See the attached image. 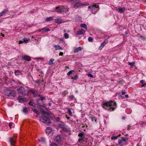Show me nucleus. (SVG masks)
Instances as JSON below:
<instances>
[{"mask_svg": "<svg viewBox=\"0 0 146 146\" xmlns=\"http://www.w3.org/2000/svg\"><path fill=\"white\" fill-rule=\"evenodd\" d=\"M29 104L31 106H33V105L34 104V102L32 100H31L29 102Z\"/></svg>", "mask_w": 146, "mask_h": 146, "instance_id": "nucleus-36", "label": "nucleus"}, {"mask_svg": "<svg viewBox=\"0 0 146 146\" xmlns=\"http://www.w3.org/2000/svg\"><path fill=\"white\" fill-rule=\"evenodd\" d=\"M108 42V41L107 39H105V40L101 44L99 48V49L100 50H101L102 49V48L104 47L105 46L106 44Z\"/></svg>", "mask_w": 146, "mask_h": 146, "instance_id": "nucleus-10", "label": "nucleus"}, {"mask_svg": "<svg viewBox=\"0 0 146 146\" xmlns=\"http://www.w3.org/2000/svg\"><path fill=\"white\" fill-rule=\"evenodd\" d=\"M8 12V10L7 9H4L2 12L4 14Z\"/></svg>", "mask_w": 146, "mask_h": 146, "instance_id": "nucleus-37", "label": "nucleus"}, {"mask_svg": "<svg viewBox=\"0 0 146 146\" xmlns=\"http://www.w3.org/2000/svg\"><path fill=\"white\" fill-rule=\"evenodd\" d=\"M71 109L69 108H68L67 109V111L69 113V115L71 116L72 115V112L71 111Z\"/></svg>", "mask_w": 146, "mask_h": 146, "instance_id": "nucleus-33", "label": "nucleus"}, {"mask_svg": "<svg viewBox=\"0 0 146 146\" xmlns=\"http://www.w3.org/2000/svg\"><path fill=\"white\" fill-rule=\"evenodd\" d=\"M16 138L15 137H10L9 141L11 145L14 146L16 143Z\"/></svg>", "mask_w": 146, "mask_h": 146, "instance_id": "nucleus-8", "label": "nucleus"}, {"mask_svg": "<svg viewBox=\"0 0 146 146\" xmlns=\"http://www.w3.org/2000/svg\"><path fill=\"white\" fill-rule=\"evenodd\" d=\"M125 97L126 98H128L129 97L128 96V95L127 94H126V95H125Z\"/></svg>", "mask_w": 146, "mask_h": 146, "instance_id": "nucleus-58", "label": "nucleus"}, {"mask_svg": "<svg viewBox=\"0 0 146 146\" xmlns=\"http://www.w3.org/2000/svg\"><path fill=\"white\" fill-rule=\"evenodd\" d=\"M85 33V31L83 29H80L79 31L76 32L75 34L76 35H79L84 34Z\"/></svg>", "mask_w": 146, "mask_h": 146, "instance_id": "nucleus-11", "label": "nucleus"}, {"mask_svg": "<svg viewBox=\"0 0 146 146\" xmlns=\"http://www.w3.org/2000/svg\"><path fill=\"white\" fill-rule=\"evenodd\" d=\"M80 26L84 28L86 30H87V25H86L85 24H82Z\"/></svg>", "mask_w": 146, "mask_h": 146, "instance_id": "nucleus-27", "label": "nucleus"}, {"mask_svg": "<svg viewBox=\"0 0 146 146\" xmlns=\"http://www.w3.org/2000/svg\"><path fill=\"white\" fill-rule=\"evenodd\" d=\"M38 96L40 98V100H42V101L43 100H44L45 99V98L44 97H43V96H42V95H38Z\"/></svg>", "mask_w": 146, "mask_h": 146, "instance_id": "nucleus-30", "label": "nucleus"}, {"mask_svg": "<svg viewBox=\"0 0 146 146\" xmlns=\"http://www.w3.org/2000/svg\"><path fill=\"white\" fill-rule=\"evenodd\" d=\"M64 37L66 38H68L69 37V35L68 33H65L64 34Z\"/></svg>", "mask_w": 146, "mask_h": 146, "instance_id": "nucleus-40", "label": "nucleus"}, {"mask_svg": "<svg viewBox=\"0 0 146 146\" xmlns=\"http://www.w3.org/2000/svg\"><path fill=\"white\" fill-rule=\"evenodd\" d=\"M3 15L2 12L0 13V17L2 16Z\"/></svg>", "mask_w": 146, "mask_h": 146, "instance_id": "nucleus-56", "label": "nucleus"}, {"mask_svg": "<svg viewBox=\"0 0 146 146\" xmlns=\"http://www.w3.org/2000/svg\"><path fill=\"white\" fill-rule=\"evenodd\" d=\"M50 146H57V145L55 143H51L50 144Z\"/></svg>", "mask_w": 146, "mask_h": 146, "instance_id": "nucleus-50", "label": "nucleus"}, {"mask_svg": "<svg viewBox=\"0 0 146 146\" xmlns=\"http://www.w3.org/2000/svg\"><path fill=\"white\" fill-rule=\"evenodd\" d=\"M55 22L57 24H61L62 23L61 20L59 19H56Z\"/></svg>", "mask_w": 146, "mask_h": 146, "instance_id": "nucleus-26", "label": "nucleus"}, {"mask_svg": "<svg viewBox=\"0 0 146 146\" xmlns=\"http://www.w3.org/2000/svg\"><path fill=\"white\" fill-rule=\"evenodd\" d=\"M24 60L29 61L31 60L30 57L27 56L25 55L23 58Z\"/></svg>", "mask_w": 146, "mask_h": 146, "instance_id": "nucleus-18", "label": "nucleus"}, {"mask_svg": "<svg viewBox=\"0 0 146 146\" xmlns=\"http://www.w3.org/2000/svg\"><path fill=\"white\" fill-rule=\"evenodd\" d=\"M31 92L36 97L38 96L37 91H36L32 90Z\"/></svg>", "mask_w": 146, "mask_h": 146, "instance_id": "nucleus-23", "label": "nucleus"}, {"mask_svg": "<svg viewBox=\"0 0 146 146\" xmlns=\"http://www.w3.org/2000/svg\"><path fill=\"white\" fill-rule=\"evenodd\" d=\"M88 8L92 11V13L94 14H95L96 12L99 10L98 7L95 4L89 6Z\"/></svg>", "mask_w": 146, "mask_h": 146, "instance_id": "nucleus-3", "label": "nucleus"}, {"mask_svg": "<svg viewBox=\"0 0 146 146\" xmlns=\"http://www.w3.org/2000/svg\"><path fill=\"white\" fill-rule=\"evenodd\" d=\"M55 141L58 143H59L61 141V137L60 135H58L56 136L54 139Z\"/></svg>", "mask_w": 146, "mask_h": 146, "instance_id": "nucleus-12", "label": "nucleus"}, {"mask_svg": "<svg viewBox=\"0 0 146 146\" xmlns=\"http://www.w3.org/2000/svg\"><path fill=\"white\" fill-rule=\"evenodd\" d=\"M17 100H18L20 102H23L27 101L26 98H25L23 97L20 96H19L17 98Z\"/></svg>", "mask_w": 146, "mask_h": 146, "instance_id": "nucleus-9", "label": "nucleus"}, {"mask_svg": "<svg viewBox=\"0 0 146 146\" xmlns=\"http://www.w3.org/2000/svg\"><path fill=\"white\" fill-rule=\"evenodd\" d=\"M33 111L34 112H35L37 114H39L38 111L36 109H34L33 110Z\"/></svg>", "mask_w": 146, "mask_h": 146, "instance_id": "nucleus-45", "label": "nucleus"}, {"mask_svg": "<svg viewBox=\"0 0 146 146\" xmlns=\"http://www.w3.org/2000/svg\"><path fill=\"white\" fill-rule=\"evenodd\" d=\"M102 106L105 109L110 111H112L116 108L117 104L113 101H108L103 102Z\"/></svg>", "mask_w": 146, "mask_h": 146, "instance_id": "nucleus-1", "label": "nucleus"}, {"mask_svg": "<svg viewBox=\"0 0 146 146\" xmlns=\"http://www.w3.org/2000/svg\"><path fill=\"white\" fill-rule=\"evenodd\" d=\"M125 11V9L124 8H120L118 9V12L119 13H123Z\"/></svg>", "mask_w": 146, "mask_h": 146, "instance_id": "nucleus-22", "label": "nucleus"}, {"mask_svg": "<svg viewBox=\"0 0 146 146\" xmlns=\"http://www.w3.org/2000/svg\"><path fill=\"white\" fill-rule=\"evenodd\" d=\"M50 31V30L47 28L46 27H45L44 28H42L40 29V31H42L43 32H47L49 31Z\"/></svg>", "mask_w": 146, "mask_h": 146, "instance_id": "nucleus-17", "label": "nucleus"}, {"mask_svg": "<svg viewBox=\"0 0 146 146\" xmlns=\"http://www.w3.org/2000/svg\"><path fill=\"white\" fill-rule=\"evenodd\" d=\"M87 138H84V137H82V138H79L78 139V141L79 142H80L81 141L84 140H85V139L87 140Z\"/></svg>", "mask_w": 146, "mask_h": 146, "instance_id": "nucleus-31", "label": "nucleus"}, {"mask_svg": "<svg viewBox=\"0 0 146 146\" xmlns=\"http://www.w3.org/2000/svg\"><path fill=\"white\" fill-rule=\"evenodd\" d=\"M128 138L125 137H123L121 138V139L120 140H121L122 141L124 142H125L126 140H128Z\"/></svg>", "mask_w": 146, "mask_h": 146, "instance_id": "nucleus-29", "label": "nucleus"}, {"mask_svg": "<svg viewBox=\"0 0 146 146\" xmlns=\"http://www.w3.org/2000/svg\"><path fill=\"white\" fill-rule=\"evenodd\" d=\"M48 104V105H49V106H51V103H49Z\"/></svg>", "mask_w": 146, "mask_h": 146, "instance_id": "nucleus-63", "label": "nucleus"}, {"mask_svg": "<svg viewBox=\"0 0 146 146\" xmlns=\"http://www.w3.org/2000/svg\"><path fill=\"white\" fill-rule=\"evenodd\" d=\"M40 120L42 123L46 124H48L50 123L49 119L44 115H42L40 117Z\"/></svg>", "mask_w": 146, "mask_h": 146, "instance_id": "nucleus-5", "label": "nucleus"}, {"mask_svg": "<svg viewBox=\"0 0 146 146\" xmlns=\"http://www.w3.org/2000/svg\"><path fill=\"white\" fill-rule=\"evenodd\" d=\"M89 119L93 122H96V118L95 117L90 116L89 117Z\"/></svg>", "mask_w": 146, "mask_h": 146, "instance_id": "nucleus-19", "label": "nucleus"}, {"mask_svg": "<svg viewBox=\"0 0 146 146\" xmlns=\"http://www.w3.org/2000/svg\"><path fill=\"white\" fill-rule=\"evenodd\" d=\"M24 43H27V42H28L30 40V38H25V39H24Z\"/></svg>", "mask_w": 146, "mask_h": 146, "instance_id": "nucleus-39", "label": "nucleus"}, {"mask_svg": "<svg viewBox=\"0 0 146 146\" xmlns=\"http://www.w3.org/2000/svg\"><path fill=\"white\" fill-rule=\"evenodd\" d=\"M23 111L24 113H27L28 112V111L27 110V108L26 107H24L23 109Z\"/></svg>", "mask_w": 146, "mask_h": 146, "instance_id": "nucleus-25", "label": "nucleus"}, {"mask_svg": "<svg viewBox=\"0 0 146 146\" xmlns=\"http://www.w3.org/2000/svg\"><path fill=\"white\" fill-rule=\"evenodd\" d=\"M131 126L130 125H128V127H127V130H129L130 129H131Z\"/></svg>", "mask_w": 146, "mask_h": 146, "instance_id": "nucleus-47", "label": "nucleus"}, {"mask_svg": "<svg viewBox=\"0 0 146 146\" xmlns=\"http://www.w3.org/2000/svg\"><path fill=\"white\" fill-rule=\"evenodd\" d=\"M80 0H73L71 2V4L73 7L75 9L79 8L81 6H87L89 5L87 2L80 3Z\"/></svg>", "mask_w": 146, "mask_h": 146, "instance_id": "nucleus-2", "label": "nucleus"}, {"mask_svg": "<svg viewBox=\"0 0 146 146\" xmlns=\"http://www.w3.org/2000/svg\"><path fill=\"white\" fill-rule=\"evenodd\" d=\"M82 49V48L81 47H78L76 48L74 50V52L75 53L78 52L79 51H81Z\"/></svg>", "mask_w": 146, "mask_h": 146, "instance_id": "nucleus-21", "label": "nucleus"}, {"mask_svg": "<svg viewBox=\"0 0 146 146\" xmlns=\"http://www.w3.org/2000/svg\"><path fill=\"white\" fill-rule=\"evenodd\" d=\"M146 86V83H144V84H142L141 85V86L142 87H144V86Z\"/></svg>", "mask_w": 146, "mask_h": 146, "instance_id": "nucleus-52", "label": "nucleus"}, {"mask_svg": "<svg viewBox=\"0 0 146 146\" xmlns=\"http://www.w3.org/2000/svg\"><path fill=\"white\" fill-rule=\"evenodd\" d=\"M24 39H22L21 40H20L19 41V44H22L23 42L24 43Z\"/></svg>", "mask_w": 146, "mask_h": 146, "instance_id": "nucleus-41", "label": "nucleus"}, {"mask_svg": "<svg viewBox=\"0 0 146 146\" xmlns=\"http://www.w3.org/2000/svg\"><path fill=\"white\" fill-rule=\"evenodd\" d=\"M88 76L90 77L91 78H93V75L90 74H88Z\"/></svg>", "mask_w": 146, "mask_h": 146, "instance_id": "nucleus-51", "label": "nucleus"}, {"mask_svg": "<svg viewBox=\"0 0 146 146\" xmlns=\"http://www.w3.org/2000/svg\"><path fill=\"white\" fill-rule=\"evenodd\" d=\"M11 90H7L5 91V95L8 96L10 94V93L11 92Z\"/></svg>", "mask_w": 146, "mask_h": 146, "instance_id": "nucleus-20", "label": "nucleus"}, {"mask_svg": "<svg viewBox=\"0 0 146 146\" xmlns=\"http://www.w3.org/2000/svg\"><path fill=\"white\" fill-rule=\"evenodd\" d=\"M136 146H140V144L139 143L137 144Z\"/></svg>", "mask_w": 146, "mask_h": 146, "instance_id": "nucleus-61", "label": "nucleus"}, {"mask_svg": "<svg viewBox=\"0 0 146 146\" xmlns=\"http://www.w3.org/2000/svg\"><path fill=\"white\" fill-rule=\"evenodd\" d=\"M63 53L62 52H60L59 53V55L62 56L63 55Z\"/></svg>", "mask_w": 146, "mask_h": 146, "instance_id": "nucleus-54", "label": "nucleus"}, {"mask_svg": "<svg viewBox=\"0 0 146 146\" xmlns=\"http://www.w3.org/2000/svg\"><path fill=\"white\" fill-rule=\"evenodd\" d=\"M66 7L64 6H60L56 8V10L58 13H62L63 12H66L68 11V9L66 10L65 9Z\"/></svg>", "mask_w": 146, "mask_h": 146, "instance_id": "nucleus-6", "label": "nucleus"}, {"mask_svg": "<svg viewBox=\"0 0 146 146\" xmlns=\"http://www.w3.org/2000/svg\"><path fill=\"white\" fill-rule=\"evenodd\" d=\"M93 40V38L91 37H90L88 38V40L89 41L91 42Z\"/></svg>", "mask_w": 146, "mask_h": 146, "instance_id": "nucleus-46", "label": "nucleus"}, {"mask_svg": "<svg viewBox=\"0 0 146 146\" xmlns=\"http://www.w3.org/2000/svg\"><path fill=\"white\" fill-rule=\"evenodd\" d=\"M145 123L143 121H140L139 122V124L140 125H142L145 124Z\"/></svg>", "mask_w": 146, "mask_h": 146, "instance_id": "nucleus-49", "label": "nucleus"}, {"mask_svg": "<svg viewBox=\"0 0 146 146\" xmlns=\"http://www.w3.org/2000/svg\"><path fill=\"white\" fill-rule=\"evenodd\" d=\"M38 140L39 141L43 143H45V138L43 137H41L40 138V140Z\"/></svg>", "mask_w": 146, "mask_h": 146, "instance_id": "nucleus-24", "label": "nucleus"}, {"mask_svg": "<svg viewBox=\"0 0 146 146\" xmlns=\"http://www.w3.org/2000/svg\"><path fill=\"white\" fill-rule=\"evenodd\" d=\"M54 60V59H51L49 62V65H51L52 64H53L54 63L53 62Z\"/></svg>", "mask_w": 146, "mask_h": 146, "instance_id": "nucleus-32", "label": "nucleus"}, {"mask_svg": "<svg viewBox=\"0 0 146 146\" xmlns=\"http://www.w3.org/2000/svg\"><path fill=\"white\" fill-rule=\"evenodd\" d=\"M129 65H131L132 67L134 65V64H135L134 62H129Z\"/></svg>", "mask_w": 146, "mask_h": 146, "instance_id": "nucleus-44", "label": "nucleus"}, {"mask_svg": "<svg viewBox=\"0 0 146 146\" xmlns=\"http://www.w3.org/2000/svg\"><path fill=\"white\" fill-rule=\"evenodd\" d=\"M53 17H49L47 18L46 20V21H49L52 20H53Z\"/></svg>", "mask_w": 146, "mask_h": 146, "instance_id": "nucleus-28", "label": "nucleus"}, {"mask_svg": "<svg viewBox=\"0 0 146 146\" xmlns=\"http://www.w3.org/2000/svg\"><path fill=\"white\" fill-rule=\"evenodd\" d=\"M59 126L62 129L65 131L68 132V133L70 132V130H67V129H65V126L64 123L63 122H61L59 124Z\"/></svg>", "mask_w": 146, "mask_h": 146, "instance_id": "nucleus-7", "label": "nucleus"}, {"mask_svg": "<svg viewBox=\"0 0 146 146\" xmlns=\"http://www.w3.org/2000/svg\"><path fill=\"white\" fill-rule=\"evenodd\" d=\"M67 118L68 119H70V117H67Z\"/></svg>", "mask_w": 146, "mask_h": 146, "instance_id": "nucleus-64", "label": "nucleus"}, {"mask_svg": "<svg viewBox=\"0 0 146 146\" xmlns=\"http://www.w3.org/2000/svg\"><path fill=\"white\" fill-rule=\"evenodd\" d=\"M13 123L12 122L10 123L9 124V126L10 128H11V127L12 126Z\"/></svg>", "mask_w": 146, "mask_h": 146, "instance_id": "nucleus-48", "label": "nucleus"}, {"mask_svg": "<svg viewBox=\"0 0 146 146\" xmlns=\"http://www.w3.org/2000/svg\"><path fill=\"white\" fill-rule=\"evenodd\" d=\"M56 50H62L63 48L60 47V46L58 45H55L54 46Z\"/></svg>", "mask_w": 146, "mask_h": 146, "instance_id": "nucleus-15", "label": "nucleus"}, {"mask_svg": "<svg viewBox=\"0 0 146 146\" xmlns=\"http://www.w3.org/2000/svg\"><path fill=\"white\" fill-rule=\"evenodd\" d=\"M74 72V71L73 70H71L69 71L67 73V75L68 76H70V74H71L73 72Z\"/></svg>", "mask_w": 146, "mask_h": 146, "instance_id": "nucleus-38", "label": "nucleus"}, {"mask_svg": "<svg viewBox=\"0 0 146 146\" xmlns=\"http://www.w3.org/2000/svg\"><path fill=\"white\" fill-rule=\"evenodd\" d=\"M70 97H71L72 99H74L75 100H76V99L74 97L73 95H72V96H71Z\"/></svg>", "mask_w": 146, "mask_h": 146, "instance_id": "nucleus-53", "label": "nucleus"}, {"mask_svg": "<svg viewBox=\"0 0 146 146\" xmlns=\"http://www.w3.org/2000/svg\"><path fill=\"white\" fill-rule=\"evenodd\" d=\"M125 92H122L121 94H122L123 95H124L125 94Z\"/></svg>", "mask_w": 146, "mask_h": 146, "instance_id": "nucleus-57", "label": "nucleus"}, {"mask_svg": "<svg viewBox=\"0 0 146 146\" xmlns=\"http://www.w3.org/2000/svg\"><path fill=\"white\" fill-rule=\"evenodd\" d=\"M125 119V117L123 116V117H122V119H123L124 120V119Z\"/></svg>", "mask_w": 146, "mask_h": 146, "instance_id": "nucleus-60", "label": "nucleus"}, {"mask_svg": "<svg viewBox=\"0 0 146 146\" xmlns=\"http://www.w3.org/2000/svg\"><path fill=\"white\" fill-rule=\"evenodd\" d=\"M78 136L80 137H84V133H79Z\"/></svg>", "mask_w": 146, "mask_h": 146, "instance_id": "nucleus-35", "label": "nucleus"}, {"mask_svg": "<svg viewBox=\"0 0 146 146\" xmlns=\"http://www.w3.org/2000/svg\"><path fill=\"white\" fill-rule=\"evenodd\" d=\"M1 35H2V36H3V37L4 36H5L4 35V34H1Z\"/></svg>", "mask_w": 146, "mask_h": 146, "instance_id": "nucleus-62", "label": "nucleus"}, {"mask_svg": "<svg viewBox=\"0 0 146 146\" xmlns=\"http://www.w3.org/2000/svg\"><path fill=\"white\" fill-rule=\"evenodd\" d=\"M143 82H143V80H141L140 81V83H142V84L143 83Z\"/></svg>", "mask_w": 146, "mask_h": 146, "instance_id": "nucleus-59", "label": "nucleus"}, {"mask_svg": "<svg viewBox=\"0 0 146 146\" xmlns=\"http://www.w3.org/2000/svg\"><path fill=\"white\" fill-rule=\"evenodd\" d=\"M52 130V129L50 127H48L46 129V133L49 134L51 132Z\"/></svg>", "mask_w": 146, "mask_h": 146, "instance_id": "nucleus-16", "label": "nucleus"}, {"mask_svg": "<svg viewBox=\"0 0 146 146\" xmlns=\"http://www.w3.org/2000/svg\"><path fill=\"white\" fill-rule=\"evenodd\" d=\"M18 94H21L23 96H25L27 94L28 92L23 87L21 86L19 88L17 89Z\"/></svg>", "mask_w": 146, "mask_h": 146, "instance_id": "nucleus-4", "label": "nucleus"}, {"mask_svg": "<svg viewBox=\"0 0 146 146\" xmlns=\"http://www.w3.org/2000/svg\"><path fill=\"white\" fill-rule=\"evenodd\" d=\"M141 38H142L143 40H144L145 39V37L144 36H141Z\"/></svg>", "mask_w": 146, "mask_h": 146, "instance_id": "nucleus-55", "label": "nucleus"}, {"mask_svg": "<svg viewBox=\"0 0 146 146\" xmlns=\"http://www.w3.org/2000/svg\"><path fill=\"white\" fill-rule=\"evenodd\" d=\"M118 137V136H112L111 137V139H115L117 138Z\"/></svg>", "mask_w": 146, "mask_h": 146, "instance_id": "nucleus-42", "label": "nucleus"}, {"mask_svg": "<svg viewBox=\"0 0 146 146\" xmlns=\"http://www.w3.org/2000/svg\"><path fill=\"white\" fill-rule=\"evenodd\" d=\"M118 144L120 145L121 146H123L126 144V142L122 141L121 140L119 139L118 141Z\"/></svg>", "mask_w": 146, "mask_h": 146, "instance_id": "nucleus-14", "label": "nucleus"}, {"mask_svg": "<svg viewBox=\"0 0 146 146\" xmlns=\"http://www.w3.org/2000/svg\"><path fill=\"white\" fill-rule=\"evenodd\" d=\"M78 78V75L77 74H76L75 76L74 77V78H72V79H74V80H76Z\"/></svg>", "mask_w": 146, "mask_h": 146, "instance_id": "nucleus-43", "label": "nucleus"}, {"mask_svg": "<svg viewBox=\"0 0 146 146\" xmlns=\"http://www.w3.org/2000/svg\"><path fill=\"white\" fill-rule=\"evenodd\" d=\"M16 92L15 91L11 90V92L10 93L8 96H13L14 97H15L16 96Z\"/></svg>", "mask_w": 146, "mask_h": 146, "instance_id": "nucleus-13", "label": "nucleus"}, {"mask_svg": "<svg viewBox=\"0 0 146 146\" xmlns=\"http://www.w3.org/2000/svg\"><path fill=\"white\" fill-rule=\"evenodd\" d=\"M15 73L16 75H19L20 74V72L19 70H15Z\"/></svg>", "mask_w": 146, "mask_h": 146, "instance_id": "nucleus-34", "label": "nucleus"}]
</instances>
